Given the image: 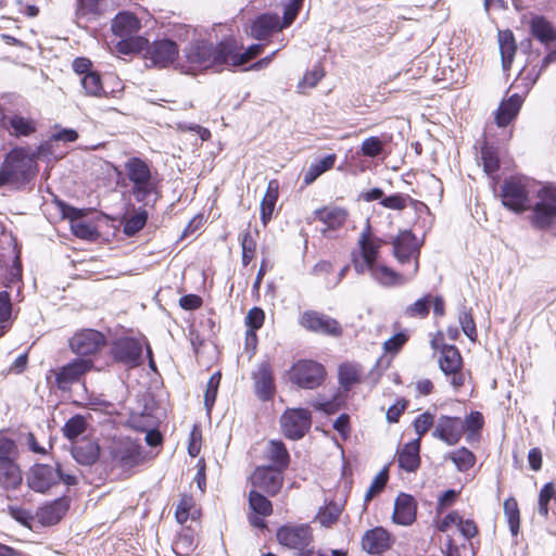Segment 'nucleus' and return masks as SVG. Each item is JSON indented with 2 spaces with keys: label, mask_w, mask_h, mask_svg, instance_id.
I'll use <instances>...</instances> for the list:
<instances>
[{
  "label": "nucleus",
  "mask_w": 556,
  "mask_h": 556,
  "mask_svg": "<svg viewBox=\"0 0 556 556\" xmlns=\"http://www.w3.org/2000/svg\"><path fill=\"white\" fill-rule=\"evenodd\" d=\"M233 51V43L226 42V38L217 43L203 38L192 39L181 49L178 70L192 76L208 70L220 73L229 67Z\"/></svg>",
  "instance_id": "obj_1"
},
{
  "label": "nucleus",
  "mask_w": 556,
  "mask_h": 556,
  "mask_svg": "<svg viewBox=\"0 0 556 556\" xmlns=\"http://www.w3.org/2000/svg\"><path fill=\"white\" fill-rule=\"evenodd\" d=\"M38 164L28 155V148L14 147L4 156L0 167V188L13 185L24 189L37 175Z\"/></svg>",
  "instance_id": "obj_2"
},
{
  "label": "nucleus",
  "mask_w": 556,
  "mask_h": 556,
  "mask_svg": "<svg viewBox=\"0 0 556 556\" xmlns=\"http://www.w3.org/2000/svg\"><path fill=\"white\" fill-rule=\"evenodd\" d=\"M125 173L131 182L130 193L138 203L144 206H153L156 198L150 203L152 194H157L159 179L154 175L150 164L138 156L129 157L124 164Z\"/></svg>",
  "instance_id": "obj_3"
},
{
  "label": "nucleus",
  "mask_w": 556,
  "mask_h": 556,
  "mask_svg": "<svg viewBox=\"0 0 556 556\" xmlns=\"http://www.w3.org/2000/svg\"><path fill=\"white\" fill-rule=\"evenodd\" d=\"M277 541L283 547L292 551L293 556H313V529L306 525H285L276 532Z\"/></svg>",
  "instance_id": "obj_4"
},
{
  "label": "nucleus",
  "mask_w": 556,
  "mask_h": 556,
  "mask_svg": "<svg viewBox=\"0 0 556 556\" xmlns=\"http://www.w3.org/2000/svg\"><path fill=\"white\" fill-rule=\"evenodd\" d=\"M18 450L9 438H0V489L14 491L23 481L22 470L16 463Z\"/></svg>",
  "instance_id": "obj_5"
},
{
  "label": "nucleus",
  "mask_w": 556,
  "mask_h": 556,
  "mask_svg": "<svg viewBox=\"0 0 556 556\" xmlns=\"http://www.w3.org/2000/svg\"><path fill=\"white\" fill-rule=\"evenodd\" d=\"M325 367L312 359L298 361L289 371V379L302 389L313 390L325 380Z\"/></svg>",
  "instance_id": "obj_6"
},
{
  "label": "nucleus",
  "mask_w": 556,
  "mask_h": 556,
  "mask_svg": "<svg viewBox=\"0 0 556 556\" xmlns=\"http://www.w3.org/2000/svg\"><path fill=\"white\" fill-rule=\"evenodd\" d=\"M538 198L532 207L531 223L538 229H547L556 222V187H543Z\"/></svg>",
  "instance_id": "obj_7"
},
{
  "label": "nucleus",
  "mask_w": 556,
  "mask_h": 556,
  "mask_svg": "<svg viewBox=\"0 0 556 556\" xmlns=\"http://www.w3.org/2000/svg\"><path fill=\"white\" fill-rule=\"evenodd\" d=\"M503 205L515 212L522 213L529 207V191L526 184L517 177H509L501 186Z\"/></svg>",
  "instance_id": "obj_8"
},
{
  "label": "nucleus",
  "mask_w": 556,
  "mask_h": 556,
  "mask_svg": "<svg viewBox=\"0 0 556 556\" xmlns=\"http://www.w3.org/2000/svg\"><path fill=\"white\" fill-rule=\"evenodd\" d=\"M144 59L151 63V65L159 68H166L176 62V68L178 70L179 48L177 43L172 39L155 40L148 46Z\"/></svg>",
  "instance_id": "obj_9"
},
{
  "label": "nucleus",
  "mask_w": 556,
  "mask_h": 556,
  "mask_svg": "<svg viewBox=\"0 0 556 556\" xmlns=\"http://www.w3.org/2000/svg\"><path fill=\"white\" fill-rule=\"evenodd\" d=\"M56 205L62 217L71 222L72 231L77 238L89 241H96L99 238L100 233L97 227L81 220L87 215L84 208L74 207L62 200H58Z\"/></svg>",
  "instance_id": "obj_10"
},
{
  "label": "nucleus",
  "mask_w": 556,
  "mask_h": 556,
  "mask_svg": "<svg viewBox=\"0 0 556 556\" xmlns=\"http://www.w3.org/2000/svg\"><path fill=\"white\" fill-rule=\"evenodd\" d=\"M280 425L288 439H302L311 428L312 414L305 408H289L281 415Z\"/></svg>",
  "instance_id": "obj_11"
},
{
  "label": "nucleus",
  "mask_w": 556,
  "mask_h": 556,
  "mask_svg": "<svg viewBox=\"0 0 556 556\" xmlns=\"http://www.w3.org/2000/svg\"><path fill=\"white\" fill-rule=\"evenodd\" d=\"M301 325L309 331L324 336L340 337L342 334V327L337 319L316 311L304 312Z\"/></svg>",
  "instance_id": "obj_12"
},
{
  "label": "nucleus",
  "mask_w": 556,
  "mask_h": 556,
  "mask_svg": "<svg viewBox=\"0 0 556 556\" xmlns=\"http://www.w3.org/2000/svg\"><path fill=\"white\" fill-rule=\"evenodd\" d=\"M283 471L274 467L260 466L252 476L251 483L255 489L265 492L269 496L277 495L283 484Z\"/></svg>",
  "instance_id": "obj_13"
},
{
  "label": "nucleus",
  "mask_w": 556,
  "mask_h": 556,
  "mask_svg": "<svg viewBox=\"0 0 556 556\" xmlns=\"http://www.w3.org/2000/svg\"><path fill=\"white\" fill-rule=\"evenodd\" d=\"M254 393L263 402L270 401L276 393L273 367L267 361L261 362L252 372Z\"/></svg>",
  "instance_id": "obj_14"
},
{
  "label": "nucleus",
  "mask_w": 556,
  "mask_h": 556,
  "mask_svg": "<svg viewBox=\"0 0 556 556\" xmlns=\"http://www.w3.org/2000/svg\"><path fill=\"white\" fill-rule=\"evenodd\" d=\"M111 456L123 468H131L142 462L140 446L128 438L112 443Z\"/></svg>",
  "instance_id": "obj_15"
},
{
  "label": "nucleus",
  "mask_w": 556,
  "mask_h": 556,
  "mask_svg": "<svg viewBox=\"0 0 556 556\" xmlns=\"http://www.w3.org/2000/svg\"><path fill=\"white\" fill-rule=\"evenodd\" d=\"M440 369L445 376H451V384L459 388L465 382L463 368V358L459 350H439L435 354Z\"/></svg>",
  "instance_id": "obj_16"
},
{
  "label": "nucleus",
  "mask_w": 556,
  "mask_h": 556,
  "mask_svg": "<svg viewBox=\"0 0 556 556\" xmlns=\"http://www.w3.org/2000/svg\"><path fill=\"white\" fill-rule=\"evenodd\" d=\"M92 368V361L87 358H77L67 365L53 371L55 375V384L60 390H67L71 384L78 381L80 377Z\"/></svg>",
  "instance_id": "obj_17"
},
{
  "label": "nucleus",
  "mask_w": 556,
  "mask_h": 556,
  "mask_svg": "<svg viewBox=\"0 0 556 556\" xmlns=\"http://www.w3.org/2000/svg\"><path fill=\"white\" fill-rule=\"evenodd\" d=\"M465 432V426L459 417H439L432 435L447 445H455L459 442Z\"/></svg>",
  "instance_id": "obj_18"
},
{
  "label": "nucleus",
  "mask_w": 556,
  "mask_h": 556,
  "mask_svg": "<svg viewBox=\"0 0 556 556\" xmlns=\"http://www.w3.org/2000/svg\"><path fill=\"white\" fill-rule=\"evenodd\" d=\"M60 482V465L52 467L50 465H36L31 470V477L28 480L29 486L36 492H46L52 485Z\"/></svg>",
  "instance_id": "obj_19"
},
{
  "label": "nucleus",
  "mask_w": 556,
  "mask_h": 556,
  "mask_svg": "<svg viewBox=\"0 0 556 556\" xmlns=\"http://www.w3.org/2000/svg\"><path fill=\"white\" fill-rule=\"evenodd\" d=\"M362 547L371 555H380L392 545L390 533L382 527L367 530L362 536Z\"/></svg>",
  "instance_id": "obj_20"
},
{
  "label": "nucleus",
  "mask_w": 556,
  "mask_h": 556,
  "mask_svg": "<svg viewBox=\"0 0 556 556\" xmlns=\"http://www.w3.org/2000/svg\"><path fill=\"white\" fill-rule=\"evenodd\" d=\"M416 240L417 238L412 230L400 231L390 241L393 245V256L402 264L408 263L413 255L418 252Z\"/></svg>",
  "instance_id": "obj_21"
},
{
  "label": "nucleus",
  "mask_w": 556,
  "mask_h": 556,
  "mask_svg": "<svg viewBox=\"0 0 556 556\" xmlns=\"http://www.w3.org/2000/svg\"><path fill=\"white\" fill-rule=\"evenodd\" d=\"M1 125L15 138L28 137L37 129L36 122L20 114H2Z\"/></svg>",
  "instance_id": "obj_22"
},
{
  "label": "nucleus",
  "mask_w": 556,
  "mask_h": 556,
  "mask_svg": "<svg viewBox=\"0 0 556 556\" xmlns=\"http://www.w3.org/2000/svg\"><path fill=\"white\" fill-rule=\"evenodd\" d=\"M531 36L545 47L556 41V26L543 15H534L529 23Z\"/></svg>",
  "instance_id": "obj_23"
},
{
  "label": "nucleus",
  "mask_w": 556,
  "mask_h": 556,
  "mask_svg": "<svg viewBox=\"0 0 556 556\" xmlns=\"http://www.w3.org/2000/svg\"><path fill=\"white\" fill-rule=\"evenodd\" d=\"M416 519V504L412 495L401 493L394 503L392 520L401 526H409Z\"/></svg>",
  "instance_id": "obj_24"
},
{
  "label": "nucleus",
  "mask_w": 556,
  "mask_h": 556,
  "mask_svg": "<svg viewBox=\"0 0 556 556\" xmlns=\"http://www.w3.org/2000/svg\"><path fill=\"white\" fill-rule=\"evenodd\" d=\"M105 344V334L92 328L80 329L68 340V348H104Z\"/></svg>",
  "instance_id": "obj_25"
},
{
  "label": "nucleus",
  "mask_w": 556,
  "mask_h": 556,
  "mask_svg": "<svg viewBox=\"0 0 556 556\" xmlns=\"http://www.w3.org/2000/svg\"><path fill=\"white\" fill-rule=\"evenodd\" d=\"M523 99L518 93L511 94L508 99L503 100L495 112V122L498 127H506L518 115Z\"/></svg>",
  "instance_id": "obj_26"
},
{
  "label": "nucleus",
  "mask_w": 556,
  "mask_h": 556,
  "mask_svg": "<svg viewBox=\"0 0 556 556\" xmlns=\"http://www.w3.org/2000/svg\"><path fill=\"white\" fill-rule=\"evenodd\" d=\"M278 30H281L279 15L275 13L261 14L251 25V35L257 40H264Z\"/></svg>",
  "instance_id": "obj_27"
},
{
  "label": "nucleus",
  "mask_w": 556,
  "mask_h": 556,
  "mask_svg": "<svg viewBox=\"0 0 556 556\" xmlns=\"http://www.w3.org/2000/svg\"><path fill=\"white\" fill-rule=\"evenodd\" d=\"M419 452V438L406 443L397 454L400 468L407 472H415L420 465Z\"/></svg>",
  "instance_id": "obj_28"
},
{
  "label": "nucleus",
  "mask_w": 556,
  "mask_h": 556,
  "mask_svg": "<svg viewBox=\"0 0 556 556\" xmlns=\"http://www.w3.org/2000/svg\"><path fill=\"white\" fill-rule=\"evenodd\" d=\"M112 31L119 38L134 36L140 28L137 16L130 12H119L112 21Z\"/></svg>",
  "instance_id": "obj_29"
},
{
  "label": "nucleus",
  "mask_w": 556,
  "mask_h": 556,
  "mask_svg": "<svg viewBox=\"0 0 556 556\" xmlns=\"http://www.w3.org/2000/svg\"><path fill=\"white\" fill-rule=\"evenodd\" d=\"M67 509V502L64 498H59L41 507L37 513V518L43 526H53L63 518Z\"/></svg>",
  "instance_id": "obj_30"
},
{
  "label": "nucleus",
  "mask_w": 556,
  "mask_h": 556,
  "mask_svg": "<svg viewBox=\"0 0 556 556\" xmlns=\"http://www.w3.org/2000/svg\"><path fill=\"white\" fill-rule=\"evenodd\" d=\"M498 45L502 60V67L504 72L510 70L516 51L517 45L514 34L510 29L498 30Z\"/></svg>",
  "instance_id": "obj_31"
},
{
  "label": "nucleus",
  "mask_w": 556,
  "mask_h": 556,
  "mask_svg": "<svg viewBox=\"0 0 556 556\" xmlns=\"http://www.w3.org/2000/svg\"><path fill=\"white\" fill-rule=\"evenodd\" d=\"M371 277L379 285L387 288L404 286L410 280V277L407 278L391 267L381 264H376Z\"/></svg>",
  "instance_id": "obj_32"
},
{
  "label": "nucleus",
  "mask_w": 556,
  "mask_h": 556,
  "mask_svg": "<svg viewBox=\"0 0 556 556\" xmlns=\"http://www.w3.org/2000/svg\"><path fill=\"white\" fill-rule=\"evenodd\" d=\"M72 456L83 466H91L99 459L100 446L93 441H83L72 447Z\"/></svg>",
  "instance_id": "obj_33"
},
{
  "label": "nucleus",
  "mask_w": 556,
  "mask_h": 556,
  "mask_svg": "<svg viewBox=\"0 0 556 556\" xmlns=\"http://www.w3.org/2000/svg\"><path fill=\"white\" fill-rule=\"evenodd\" d=\"M226 42H232L235 47V51L229 56V66L239 67L245 65L252 59L260 55L264 46L261 43L251 45L244 52H241V47L238 46V42L235 38H226Z\"/></svg>",
  "instance_id": "obj_34"
},
{
  "label": "nucleus",
  "mask_w": 556,
  "mask_h": 556,
  "mask_svg": "<svg viewBox=\"0 0 556 556\" xmlns=\"http://www.w3.org/2000/svg\"><path fill=\"white\" fill-rule=\"evenodd\" d=\"M81 86L85 89L86 93L93 97H104L109 96L117 97L116 94L123 90V87L119 90H111L110 92L105 90L103 87L101 76L98 72H89L87 75L83 76L80 79Z\"/></svg>",
  "instance_id": "obj_35"
},
{
  "label": "nucleus",
  "mask_w": 556,
  "mask_h": 556,
  "mask_svg": "<svg viewBox=\"0 0 556 556\" xmlns=\"http://www.w3.org/2000/svg\"><path fill=\"white\" fill-rule=\"evenodd\" d=\"M266 456L273 463L269 467L285 471L290 463V455L281 441H269L266 448Z\"/></svg>",
  "instance_id": "obj_36"
},
{
  "label": "nucleus",
  "mask_w": 556,
  "mask_h": 556,
  "mask_svg": "<svg viewBox=\"0 0 556 556\" xmlns=\"http://www.w3.org/2000/svg\"><path fill=\"white\" fill-rule=\"evenodd\" d=\"M336 160L337 155L332 153L314 161L304 173L303 184L305 186L312 185L318 177L334 166Z\"/></svg>",
  "instance_id": "obj_37"
},
{
  "label": "nucleus",
  "mask_w": 556,
  "mask_h": 556,
  "mask_svg": "<svg viewBox=\"0 0 556 556\" xmlns=\"http://www.w3.org/2000/svg\"><path fill=\"white\" fill-rule=\"evenodd\" d=\"M279 184L276 179L268 182L266 193L261 203V220L264 226H267L273 217V213L278 200Z\"/></svg>",
  "instance_id": "obj_38"
},
{
  "label": "nucleus",
  "mask_w": 556,
  "mask_h": 556,
  "mask_svg": "<svg viewBox=\"0 0 556 556\" xmlns=\"http://www.w3.org/2000/svg\"><path fill=\"white\" fill-rule=\"evenodd\" d=\"M149 215L148 212L139 207L130 216H123L121 224L123 225V232L128 238L136 236L147 225Z\"/></svg>",
  "instance_id": "obj_39"
},
{
  "label": "nucleus",
  "mask_w": 556,
  "mask_h": 556,
  "mask_svg": "<svg viewBox=\"0 0 556 556\" xmlns=\"http://www.w3.org/2000/svg\"><path fill=\"white\" fill-rule=\"evenodd\" d=\"M362 370L357 364L343 363L338 369V379L344 391H350L356 383L361 381Z\"/></svg>",
  "instance_id": "obj_40"
},
{
  "label": "nucleus",
  "mask_w": 556,
  "mask_h": 556,
  "mask_svg": "<svg viewBox=\"0 0 556 556\" xmlns=\"http://www.w3.org/2000/svg\"><path fill=\"white\" fill-rule=\"evenodd\" d=\"M359 254L362 257L370 261L372 264H378L380 249L370 240V224L367 222L365 229L361 232L358 238Z\"/></svg>",
  "instance_id": "obj_41"
},
{
  "label": "nucleus",
  "mask_w": 556,
  "mask_h": 556,
  "mask_svg": "<svg viewBox=\"0 0 556 556\" xmlns=\"http://www.w3.org/2000/svg\"><path fill=\"white\" fill-rule=\"evenodd\" d=\"M315 215L318 220L326 224L331 229H337L343 226L346 220L348 213L344 208L333 207V208H318L315 211Z\"/></svg>",
  "instance_id": "obj_42"
},
{
  "label": "nucleus",
  "mask_w": 556,
  "mask_h": 556,
  "mask_svg": "<svg viewBox=\"0 0 556 556\" xmlns=\"http://www.w3.org/2000/svg\"><path fill=\"white\" fill-rule=\"evenodd\" d=\"M264 319L265 313L261 307L254 306L249 311L245 317V324L248 326L245 348H249L251 343H253V345L256 344L255 331L263 326Z\"/></svg>",
  "instance_id": "obj_43"
},
{
  "label": "nucleus",
  "mask_w": 556,
  "mask_h": 556,
  "mask_svg": "<svg viewBox=\"0 0 556 556\" xmlns=\"http://www.w3.org/2000/svg\"><path fill=\"white\" fill-rule=\"evenodd\" d=\"M258 230L255 229V233L253 235L249 229L245 230L242 235H240V245L242 250V265L247 267L252 260L255 257L256 253V239L258 238Z\"/></svg>",
  "instance_id": "obj_44"
},
{
  "label": "nucleus",
  "mask_w": 556,
  "mask_h": 556,
  "mask_svg": "<svg viewBox=\"0 0 556 556\" xmlns=\"http://www.w3.org/2000/svg\"><path fill=\"white\" fill-rule=\"evenodd\" d=\"M481 160L483 170L488 175H492L500 169V157L497 148L489 142H484L481 148Z\"/></svg>",
  "instance_id": "obj_45"
},
{
  "label": "nucleus",
  "mask_w": 556,
  "mask_h": 556,
  "mask_svg": "<svg viewBox=\"0 0 556 556\" xmlns=\"http://www.w3.org/2000/svg\"><path fill=\"white\" fill-rule=\"evenodd\" d=\"M249 505L250 508L261 517L270 516L273 513L271 502L256 490L250 491Z\"/></svg>",
  "instance_id": "obj_46"
},
{
  "label": "nucleus",
  "mask_w": 556,
  "mask_h": 556,
  "mask_svg": "<svg viewBox=\"0 0 556 556\" xmlns=\"http://www.w3.org/2000/svg\"><path fill=\"white\" fill-rule=\"evenodd\" d=\"M448 458L455 464L456 468L462 471H468L476 463L475 454L466 447H460L448 454Z\"/></svg>",
  "instance_id": "obj_47"
},
{
  "label": "nucleus",
  "mask_w": 556,
  "mask_h": 556,
  "mask_svg": "<svg viewBox=\"0 0 556 556\" xmlns=\"http://www.w3.org/2000/svg\"><path fill=\"white\" fill-rule=\"evenodd\" d=\"M408 203H413L415 205L420 204L428 208L424 203L412 199L409 194L400 192L387 195L380 201V204L383 207L397 211L404 210Z\"/></svg>",
  "instance_id": "obj_48"
},
{
  "label": "nucleus",
  "mask_w": 556,
  "mask_h": 556,
  "mask_svg": "<svg viewBox=\"0 0 556 556\" xmlns=\"http://www.w3.org/2000/svg\"><path fill=\"white\" fill-rule=\"evenodd\" d=\"M432 303V295L430 293L418 299L413 304L408 305L404 314L410 318H426L429 315Z\"/></svg>",
  "instance_id": "obj_49"
},
{
  "label": "nucleus",
  "mask_w": 556,
  "mask_h": 556,
  "mask_svg": "<svg viewBox=\"0 0 556 556\" xmlns=\"http://www.w3.org/2000/svg\"><path fill=\"white\" fill-rule=\"evenodd\" d=\"M111 357L117 363H122L129 368H134L141 363L142 350H110Z\"/></svg>",
  "instance_id": "obj_50"
},
{
  "label": "nucleus",
  "mask_w": 556,
  "mask_h": 556,
  "mask_svg": "<svg viewBox=\"0 0 556 556\" xmlns=\"http://www.w3.org/2000/svg\"><path fill=\"white\" fill-rule=\"evenodd\" d=\"M504 514L511 534L517 535L520 527V513L517 501L515 498H507L504 502Z\"/></svg>",
  "instance_id": "obj_51"
},
{
  "label": "nucleus",
  "mask_w": 556,
  "mask_h": 556,
  "mask_svg": "<svg viewBox=\"0 0 556 556\" xmlns=\"http://www.w3.org/2000/svg\"><path fill=\"white\" fill-rule=\"evenodd\" d=\"M87 421L81 415L71 417L64 425L62 431L68 440H75L86 431Z\"/></svg>",
  "instance_id": "obj_52"
},
{
  "label": "nucleus",
  "mask_w": 556,
  "mask_h": 556,
  "mask_svg": "<svg viewBox=\"0 0 556 556\" xmlns=\"http://www.w3.org/2000/svg\"><path fill=\"white\" fill-rule=\"evenodd\" d=\"M148 41L141 37H124L116 43L115 49L117 52L129 55L135 52H140Z\"/></svg>",
  "instance_id": "obj_53"
},
{
  "label": "nucleus",
  "mask_w": 556,
  "mask_h": 556,
  "mask_svg": "<svg viewBox=\"0 0 556 556\" xmlns=\"http://www.w3.org/2000/svg\"><path fill=\"white\" fill-rule=\"evenodd\" d=\"M555 495V485L553 483H546L540 490L539 500H538V514L544 520L548 517V505L549 502L554 498Z\"/></svg>",
  "instance_id": "obj_54"
},
{
  "label": "nucleus",
  "mask_w": 556,
  "mask_h": 556,
  "mask_svg": "<svg viewBox=\"0 0 556 556\" xmlns=\"http://www.w3.org/2000/svg\"><path fill=\"white\" fill-rule=\"evenodd\" d=\"M340 515V506L331 503L319 510L316 519L323 527L328 528L338 521Z\"/></svg>",
  "instance_id": "obj_55"
},
{
  "label": "nucleus",
  "mask_w": 556,
  "mask_h": 556,
  "mask_svg": "<svg viewBox=\"0 0 556 556\" xmlns=\"http://www.w3.org/2000/svg\"><path fill=\"white\" fill-rule=\"evenodd\" d=\"M220 379H222L220 372H215L211 376V378L207 381L206 390H205V394H204V405H205L207 412H210L212 409V407L214 406V403H215V400L217 396V392H218V388H219V383H220Z\"/></svg>",
  "instance_id": "obj_56"
},
{
  "label": "nucleus",
  "mask_w": 556,
  "mask_h": 556,
  "mask_svg": "<svg viewBox=\"0 0 556 556\" xmlns=\"http://www.w3.org/2000/svg\"><path fill=\"white\" fill-rule=\"evenodd\" d=\"M303 0H289L283 8L282 20H279L281 29L289 27L296 18Z\"/></svg>",
  "instance_id": "obj_57"
},
{
  "label": "nucleus",
  "mask_w": 556,
  "mask_h": 556,
  "mask_svg": "<svg viewBox=\"0 0 556 556\" xmlns=\"http://www.w3.org/2000/svg\"><path fill=\"white\" fill-rule=\"evenodd\" d=\"M388 478H389V473H388V469L387 468H383L372 480L369 489L367 490L366 494H365V497H364V501L365 503L367 504L368 502H370L375 495H377L378 493H380L387 482H388Z\"/></svg>",
  "instance_id": "obj_58"
},
{
  "label": "nucleus",
  "mask_w": 556,
  "mask_h": 556,
  "mask_svg": "<svg viewBox=\"0 0 556 556\" xmlns=\"http://www.w3.org/2000/svg\"><path fill=\"white\" fill-rule=\"evenodd\" d=\"M361 152L367 157H377L383 152V142L379 137L366 138L361 147Z\"/></svg>",
  "instance_id": "obj_59"
},
{
  "label": "nucleus",
  "mask_w": 556,
  "mask_h": 556,
  "mask_svg": "<svg viewBox=\"0 0 556 556\" xmlns=\"http://www.w3.org/2000/svg\"><path fill=\"white\" fill-rule=\"evenodd\" d=\"M192 507L193 498L189 495L181 496L175 510V517L180 525L188 520Z\"/></svg>",
  "instance_id": "obj_60"
},
{
  "label": "nucleus",
  "mask_w": 556,
  "mask_h": 556,
  "mask_svg": "<svg viewBox=\"0 0 556 556\" xmlns=\"http://www.w3.org/2000/svg\"><path fill=\"white\" fill-rule=\"evenodd\" d=\"M459 324L464 333L470 339L471 342H475L477 337V329L472 315L467 311L460 312Z\"/></svg>",
  "instance_id": "obj_61"
},
{
  "label": "nucleus",
  "mask_w": 556,
  "mask_h": 556,
  "mask_svg": "<svg viewBox=\"0 0 556 556\" xmlns=\"http://www.w3.org/2000/svg\"><path fill=\"white\" fill-rule=\"evenodd\" d=\"M434 417L429 412L420 414L414 421V429L420 439L432 427Z\"/></svg>",
  "instance_id": "obj_62"
},
{
  "label": "nucleus",
  "mask_w": 556,
  "mask_h": 556,
  "mask_svg": "<svg viewBox=\"0 0 556 556\" xmlns=\"http://www.w3.org/2000/svg\"><path fill=\"white\" fill-rule=\"evenodd\" d=\"M8 511L10 514V516L14 520L20 522L21 525H23L25 527H28V528L31 527V522L34 521V517H33V515L28 510H26L24 508H21V507H17V506H9L8 507Z\"/></svg>",
  "instance_id": "obj_63"
},
{
  "label": "nucleus",
  "mask_w": 556,
  "mask_h": 556,
  "mask_svg": "<svg viewBox=\"0 0 556 556\" xmlns=\"http://www.w3.org/2000/svg\"><path fill=\"white\" fill-rule=\"evenodd\" d=\"M324 77V71L320 66H314L311 71H307L303 76V79L299 83V87L306 86L309 88L315 87L319 80Z\"/></svg>",
  "instance_id": "obj_64"
}]
</instances>
